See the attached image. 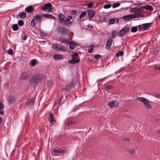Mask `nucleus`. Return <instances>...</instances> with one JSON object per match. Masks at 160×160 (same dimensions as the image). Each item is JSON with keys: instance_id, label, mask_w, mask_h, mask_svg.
Segmentation results:
<instances>
[{"instance_id": "nucleus-1", "label": "nucleus", "mask_w": 160, "mask_h": 160, "mask_svg": "<svg viewBox=\"0 0 160 160\" xmlns=\"http://www.w3.org/2000/svg\"><path fill=\"white\" fill-rule=\"evenodd\" d=\"M44 75L41 73L33 74L29 79V83L32 87H35L43 80Z\"/></svg>"}, {"instance_id": "nucleus-2", "label": "nucleus", "mask_w": 160, "mask_h": 160, "mask_svg": "<svg viewBox=\"0 0 160 160\" xmlns=\"http://www.w3.org/2000/svg\"><path fill=\"white\" fill-rule=\"evenodd\" d=\"M78 82V80H73L72 82L67 85L64 88L62 89L63 92L67 94L70 93L71 92H73L75 90L76 86Z\"/></svg>"}, {"instance_id": "nucleus-3", "label": "nucleus", "mask_w": 160, "mask_h": 160, "mask_svg": "<svg viewBox=\"0 0 160 160\" xmlns=\"http://www.w3.org/2000/svg\"><path fill=\"white\" fill-rule=\"evenodd\" d=\"M56 31L58 33L62 35L67 36L70 32V30L64 27L60 26L57 28Z\"/></svg>"}, {"instance_id": "nucleus-4", "label": "nucleus", "mask_w": 160, "mask_h": 160, "mask_svg": "<svg viewBox=\"0 0 160 160\" xmlns=\"http://www.w3.org/2000/svg\"><path fill=\"white\" fill-rule=\"evenodd\" d=\"M31 75L30 72L28 70H24L22 72L19 77L21 80L24 81L28 80Z\"/></svg>"}, {"instance_id": "nucleus-5", "label": "nucleus", "mask_w": 160, "mask_h": 160, "mask_svg": "<svg viewBox=\"0 0 160 160\" xmlns=\"http://www.w3.org/2000/svg\"><path fill=\"white\" fill-rule=\"evenodd\" d=\"M136 100L142 102L147 108L150 109L152 108V106L149 104L150 102L146 98L143 97H139L136 99Z\"/></svg>"}, {"instance_id": "nucleus-6", "label": "nucleus", "mask_w": 160, "mask_h": 160, "mask_svg": "<svg viewBox=\"0 0 160 160\" xmlns=\"http://www.w3.org/2000/svg\"><path fill=\"white\" fill-rule=\"evenodd\" d=\"M53 9V6L50 3H48L45 4L43 7L41 8V9L44 11H46L47 9H48L49 12H52V10Z\"/></svg>"}, {"instance_id": "nucleus-7", "label": "nucleus", "mask_w": 160, "mask_h": 160, "mask_svg": "<svg viewBox=\"0 0 160 160\" xmlns=\"http://www.w3.org/2000/svg\"><path fill=\"white\" fill-rule=\"evenodd\" d=\"M72 18V17L71 16L66 17V19L65 20L64 23L65 25L67 27H69L71 26L72 22L71 21Z\"/></svg>"}, {"instance_id": "nucleus-8", "label": "nucleus", "mask_w": 160, "mask_h": 160, "mask_svg": "<svg viewBox=\"0 0 160 160\" xmlns=\"http://www.w3.org/2000/svg\"><path fill=\"white\" fill-rule=\"evenodd\" d=\"M119 103L116 100H113L109 102L108 105L111 108L114 107H117L118 106Z\"/></svg>"}, {"instance_id": "nucleus-9", "label": "nucleus", "mask_w": 160, "mask_h": 160, "mask_svg": "<svg viewBox=\"0 0 160 160\" xmlns=\"http://www.w3.org/2000/svg\"><path fill=\"white\" fill-rule=\"evenodd\" d=\"M87 12L88 14L89 20H90L95 15V12L92 9H88Z\"/></svg>"}, {"instance_id": "nucleus-10", "label": "nucleus", "mask_w": 160, "mask_h": 160, "mask_svg": "<svg viewBox=\"0 0 160 160\" xmlns=\"http://www.w3.org/2000/svg\"><path fill=\"white\" fill-rule=\"evenodd\" d=\"M151 24L150 23H146L142 25L138 26L139 29L141 30L142 29H146L150 27Z\"/></svg>"}, {"instance_id": "nucleus-11", "label": "nucleus", "mask_w": 160, "mask_h": 160, "mask_svg": "<svg viewBox=\"0 0 160 160\" xmlns=\"http://www.w3.org/2000/svg\"><path fill=\"white\" fill-rule=\"evenodd\" d=\"M112 42V39L111 37H109L107 39L106 45V48L107 49H110Z\"/></svg>"}, {"instance_id": "nucleus-12", "label": "nucleus", "mask_w": 160, "mask_h": 160, "mask_svg": "<svg viewBox=\"0 0 160 160\" xmlns=\"http://www.w3.org/2000/svg\"><path fill=\"white\" fill-rule=\"evenodd\" d=\"M59 41L62 43L68 44L69 42V40L66 38L64 37H59Z\"/></svg>"}, {"instance_id": "nucleus-13", "label": "nucleus", "mask_w": 160, "mask_h": 160, "mask_svg": "<svg viewBox=\"0 0 160 160\" xmlns=\"http://www.w3.org/2000/svg\"><path fill=\"white\" fill-rule=\"evenodd\" d=\"M79 61V59L78 57H72V60H70L68 61V63L71 64H73L78 63Z\"/></svg>"}, {"instance_id": "nucleus-14", "label": "nucleus", "mask_w": 160, "mask_h": 160, "mask_svg": "<svg viewBox=\"0 0 160 160\" xmlns=\"http://www.w3.org/2000/svg\"><path fill=\"white\" fill-rule=\"evenodd\" d=\"M16 98L13 96H10L8 97V102L9 104H12L15 101Z\"/></svg>"}, {"instance_id": "nucleus-15", "label": "nucleus", "mask_w": 160, "mask_h": 160, "mask_svg": "<svg viewBox=\"0 0 160 160\" xmlns=\"http://www.w3.org/2000/svg\"><path fill=\"white\" fill-rule=\"evenodd\" d=\"M53 152L55 154H56L57 153L64 154L67 152V150H62L60 149H59L58 150L54 149L53 151Z\"/></svg>"}, {"instance_id": "nucleus-16", "label": "nucleus", "mask_w": 160, "mask_h": 160, "mask_svg": "<svg viewBox=\"0 0 160 160\" xmlns=\"http://www.w3.org/2000/svg\"><path fill=\"white\" fill-rule=\"evenodd\" d=\"M140 8L141 9H145L147 10H150L152 11L153 10V8L151 6L149 5H147L145 6H143L140 7Z\"/></svg>"}, {"instance_id": "nucleus-17", "label": "nucleus", "mask_w": 160, "mask_h": 160, "mask_svg": "<svg viewBox=\"0 0 160 160\" xmlns=\"http://www.w3.org/2000/svg\"><path fill=\"white\" fill-rule=\"evenodd\" d=\"M34 9V8L32 6H29L25 8V10L28 13H31L33 11Z\"/></svg>"}, {"instance_id": "nucleus-18", "label": "nucleus", "mask_w": 160, "mask_h": 160, "mask_svg": "<svg viewBox=\"0 0 160 160\" xmlns=\"http://www.w3.org/2000/svg\"><path fill=\"white\" fill-rule=\"evenodd\" d=\"M42 16L43 17H45L48 18L52 19H55L56 18L52 16V15L49 14H42Z\"/></svg>"}, {"instance_id": "nucleus-19", "label": "nucleus", "mask_w": 160, "mask_h": 160, "mask_svg": "<svg viewBox=\"0 0 160 160\" xmlns=\"http://www.w3.org/2000/svg\"><path fill=\"white\" fill-rule=\"evenodd\" d=\"M54 117L53 114L52 112H50L49 116V120L52 123L54 124L56 122V121L54 119Z\"/></svg>"}, {"instance_id": "nucleus-20", "label": "nucleus", "mask_w": 160, "mask_h": 160, "mask_svg": "<svg viewBox=\"0 0 160 160\" xmlns=\"http://www.w3.org/2000/svg\"><path fill=\"white\" fill-rule=\"evenodd\" d=\"M59 21L61 24H62V22L64 20V18H65V16L62 13H60L59 15Z\"/></svg>"}, {"instance_id": "nucleus-21", "label": "nucleus", "mask_w": 160, "mask_h": 160, "mask_svg": "<svg viewBox=\"0 0 160 160\" xmlns=\"http://www.w3.org/2000/svg\"><path fill=\"white\" fill-rule=\"evenodd\" d=\"M42 14H37L36 15L34 16L33 17V18L35 20H37L39 21V22H41L42 21Z\"/></svg>"}, {"instance_id": "nucleus-22", "label": "nucleus", "mask_w": 160, "mask_h": 160, "mask_svg": "<svg viewBox=\"0 0 160 160\" xmlns=\"http://www.w3.org/2000/svg\"><path fill=\"white\" fill-rule=\"evenodd\" d=\"M34 103V99L33 98H32L29 99L27 102H26V105H33Z\"/></svg>"}, {"instance_id": "nucleus-23", "label": "nucleus", "mask_w": 160, "mask_h": 160, "mask_svg": "<svg viewBox=\"0 0 160 160\" xmlns=\"http://www.w3.org/2000/svg\"><path fill=\"white\" fill-rule=\"evenodd\" d=\"M53 58L55 60H61L63 58V56L60 54L55 55Z\"/></svg>"}, {"instance_id": "nucleus-24", "label": "nucleus", "mask_w": 160, "mask_h": 160, "mask_svg": "<svg viewBox=\"0 0 160 160\" xmlns=\"http://www.w3.org/2000/svg\"><path fill=\"white\" fill-rule=\"evenodd\" d=\"M126 34L123 29H122L117 33V35L119 37H122Z\"/></svg>"}, {"instance_id": "nucleus-25", "label": "nucleus", "mask_w": 160, "mask_h": 160, "mask_svg": "<svg viewBox=\"0 0 160 160\" xmlns=\"http://www.w3.org/2000/svg\"><path fill=\"white\" fill-rule=\"evenodd\" d=\"M18 15L22 19L26 17V13L24 12H19Z\"/></svg>"}, {"instance_id": "nucleus-26", "label": "nucleus", "mask_w": 160, "mask_h": 160, "mask_svg": "<svg viewBox=\"0 0 160 160\" xmlns=\"http://www.w3.org/2000/svg\"><path fill=\"white\" fill-rule=\"evenodd\" d=\"M76 123V121L74 120H71L68 122H65V125L67 126L75 124Z\"/></svg>"}, {"instance_id": "nucleus-27", "label": "nucleus", "mask_w": 160, "mask_h": 160, "mask_svg": "<svg viewBox=\"0 0 160 160\" xmlns=\"http://www.w3.org/2000/svg\"><path fill=\"white\" fill-rule=\"evenodd\" d=\"M122 29H123V30L125 33L127 32H129L130 30V28L129 26H128L127 25H126L124 27V28H123Z\"/></svg>"}, {"instance_id": "nucleus-28", "label": "nucleus", "mask_w": 160, "mask_h": 160, "mask_svg": "<svg viewBox=\"0 0 160 160\" xmlns=\"http://www.w3.org/2000/svg\"><path fill=\"white\" fill-rule=\"evenodd\" d=\"M38 61L36 59H33L31 60L30 62V64L32 66L34 67L37 64V62Z\"/></svg>"}, {"instance_id": "nucleus-29", "label": "nucleus", "mask_w": 160, "mask_h": 160, "mask_svg": "<svg viewBox=\"0 0 160 160\" xmlns=\"http://www.w3.org/2000/svg\"><path fill=\"white\" fill-rule=\"evenodd\" d=\"M122 18L126 21L130 19H132L131 14H129L127 15L123 16L122 17Z\"/></svg>"}, {"instance_id": "nucleus-30", "label": "nucleus", "mask_w": 160, "mask_h": 160, "mask_svg": "<svg viewBox=\"0 0 160 160\" xmlns=\"http://www.w3.org/2000/svg\"><path fill=\"white\" fill-rule=\"evenodd\" d=\"M86 14V12H83L81 13L79 15V16L78 19V20H81L82 18L84 17Z\"/></svg>"}, {"instance_id": "nucleus-31", "label": "nucleus", "mask_w": 160, "mask_h": 160, "mask_svg": "<svg viewBox=\"0 0 160 160\" xmlns=\"http://www.w3.org/2000/svg\"><path fill=\"white\" fill-rule=\"evenodd\" d=\"M68 45H73L75 46H77L78 45V43H77L75 41H70L69 40V42L68 43Z\"/></svg>"}, {"instance_id": "nucleus-32", "label": "nucleus", "mask_w": 160, "mask_h": 160, "mask_svg": "<svg viewBox=\"0 0 160 160\" xmlns=\"http://www.w3.org/2000/svg\"><path fill=\"white\" fill-rule=\"evenodd\" d=\"M141 15L139 14H131V18H135L141 17Z\"/></svg>"}, {"instance_id": "nucleus-33", "label": "nucleus", "mask_w": 160, "mask_h": 160, "mask_svg": "<svg viewBox=\"0 0 160 160\" xmlns=\"http://www.w3.org/2000/svg\"><path fill=\"white\" fill-rule=\"evenodd\" d=\"M117 33V31L116 30H114L112 32L111 36H110L109 37H111L112 39L113 38H115L116 37Z\"/></svg>"}, {"instance_id": "nucleus-34", "label": "nucleus", "mask_w": 160, "mask_h": 160, "mask_svg": "<svg viewBox=\"0 0 160 160\" xmlns=\"http://www.w3.org/2000/svg\"><path fill=\"white\" fill-rule=\"evenodd\" d=\"M124 52L122 51H118L116 54V56L117 57H119L120 56L123 55Z\"/></svg>"}, {"instance_id": "nucleus-35", "label": "nucleus", "mask_w": 160, "mask_h": 160, "mask_svg": "<svg viewBox=\"0 0 160 160\" xmlns=\"http://www.w3.org/2000/svg\"><path fill=\"white\" fill-rule=\"evenodd\" d=\"M12 30L14 31H17L18 29V26L17 24H15L13 25L12 26Z\"/></svg>"}, {"instance_id": "nucleus-36", "label": "nucleus", "mask_w": 160, "mask_h": 160, "mask_svg": "<svg viewBox=\"0 0 160 160\" xmlns=\"http://www.w3.org/2000/svg\"><path fill=\"white\" fill-rule=\"evenodd\" d=\"M115 22V19L114 18H112L108 20V23L110 24H112Z\"/></svg>"}, {"instance_id": "nucleus-37", "label": "nucleus", "mask_w": 160, "mask_h": 160, "mask_svg": "<svg viewBox=\"0 0 160 160\" xmlns=\"http://www.w3.org/2000/svg\"><path fill=\"white\" fill-rule=\"evenodd\" d=\"M138 30V28L136 27H132L131 29V32H136Z\"/></svg>"}, {"instance_id": "nucleus-38", "label": "nucleus", "mask_w": 160, "mask_h": 160, "mask_svg": "<svg viewBox=\"0 0 160 160\" xmlns=\"http://www.w3.org/2000/svg\"><path fill=\"white\" fill-rule=\"evenodd\" d=\"M104 89H110L113 88V86L109 85H105L104 86Z\"/></svg>"}, {"instance_id": "nucleus-39", "label": "nucleus", "mask_w": 160, "mask_h": 160, "mask_svg": "<svg viewBox=\"0 0 160 160\" xmlns=\"http://www.w3.org/2000/svg\"><path fill=\"white\" fill-rule=\"evenodd\" d=\"M112 6L111 4H106L104 6L103 8L105 9H108L111 8Z\"/></svg>"}, {"instance_id": "nucleus-40", "label": "nucleus", "mask_w": 160, "mask_h": 160, "mask_svg": "<svg viewBox=\"0 0 160 160\" xmlns=\"http://www.w3.org/2000/svg\"><path fill=\"white\" fill-rule=\"evenodd\" d=\"M120 3H114L112 6V7L113 8H115L119 7L120 5Z\"/></svg>"}, {"instance_id": "nucleus-41", "label": "nucleus", "mask_w": 160, "mask_h": 160, "mask_svg": "<svg viewBox=\"0 0 160 160\" xmlns=\"http://www.w3.org/2000/svg\"><path fill=\"white\" fill-rule=\"evenodd\" d=\"M85 4L87 5V6L88 8H90L93 6L94 4L92 2H90L89 3H86Z\"/></svg>"}, {"instance_id": "nucleus-42", "label": "nucleus", "mask_w": 160, "mask_h": 160, "mask_svg": "<svg viewBox=\"0 0 160 160\" xmlns=\"http://www.w3.org/2000/svg\"><path fill=\"white\" fill-rule=\"evenodd\" d=\"M56 44H55V45H53L52 47L53 49L55 50H58V48L59 46L58 45H56Z\"/></svg>"}, {"instance_id": "nucleus-43", "label": "nucleus", "mask_w": 160, "mask_h": 160, "mask_svg": "<svg viewBox=\"0 0 160 160\" xmlns=\"http://www.w3.org/2000/svg\"><path fill=\"white\" fill-rule=\"evenodd\" d=\"M93 51V47H89L88 49V52L89 53H91Z\"/></svg>"}, {"instance_id": "nucleus-44", "label": "nucleus", "mask_w": 160, "mask_h": 160, "mask_svg": "<svg viewBox=\"0 0 160 160\" xmlns=\"http://www.w3.org/2000/svg\"><path fill=\"white\" fill-rule=\"evenodd\" d=\"M18 24L20 26H22L24 24V22L22 20H19L18 22Z\"/></svg>"}, {"instance_id": "nucleus-45", "label": "nucleus", "mask_w": 160, "mask_h": 160, "mask_svg": "<svg viewBox=\"0 0 160 160\" xmlns=\"http://www.w3.org/2000/svg\"><path fill=\"white\" fill-rule=\"evenodd\" d=\"M31 25L32 27H35V19L33 18L31 21Z\"/></svg>"}, {"instance_id": "nucleus-46", "label": "nucleus", "mask_w": 160, "mask_h": 160, "mask_svg": "<svg viewBox=\"0 0 160 160\" xmlns=\"http://www.w3.org/2000/svg\"><path fill=\"white\" fill-rule=\"evenodd\" d=\"M13 52L12 49L10 48L8 51V53L10 55H12L13 54Z\"/></svg>"}, {"instance_id": "nucleus-47", "label": "nucleus", "mask_w": 160, "mask_h": 160, "mask_svg": "<svg viewBox=\"0 0 160 160\" xmlns=\"http://www.w3.org/2000/svg\"><path fill=\"white\" fill-rule=\"evenodd\" d=\"M58 50H60L61 51H63V52H66L67 50L61 47H59L58 48Z\"/></svg>"}, {"instance_id": "nucleus-48", "label": "nucleus", "mask_w": 160, "mask_h": 160, "mask_svg": "<svg viewBox=\"0 0 160 160\" xmlns=\"http://www.w3.org/2000/svg\"><path fill=\"white\" fill-rule=\"evenodd\" d=\"M4 108V105L0 101V111L3 109Z\"/></svg>"}, {"instance_id": "nucleus-49", "label": "nucleus", "mask_w": 160, "mask_h": 160, "mask_svg": "<svg viewBox=\"0 0 160 160\" xmlns=\"http://www.w3.org/2000/svg\"><path fill=\"white\" fill-rule=\"evenodd\" d=\"M52 83V82L51 81H48L47 82V85L48 87H50Z\"/></svg>"}, {"instance_id": "nucleus-50", "label": "nucleus", "mask_w": 160, "mask_h": 160, "mask_svg": "<svg viewBox=\"0 0 160 160\" xmlns=\"http://www.w3.org/2000/svg\"><path fill=\"white\" fill-rule=\"evenodd\" d=\"M62 98H60L59 100L56 101L54 102V104L55 105L59 104L61 101Z\"/></svg>"}, {"instance_id": "nucleus-51", "label": "nucleus", "mask_w": 160, "mask_h": 160, "mask_svg": "<svg viewBox=\"0 0 160 160\" xmlns=\"http://www.w3.org/2000/svg\"><path fill=\"white\" fill-rule=\"evenodd\" d=\"M94 57L96 59H98L99 58H101L102 56L101 55L97 54L96 55H95L94 56Z\"/></svg>"}, {"instance_id": "nucleus-52", "label": "nucleus", "mask_w": 160, "mask_h": 160, "mask_svg": "<svg viewBox=\"0 0 160 160\" xmlns=\"http://www.w3.org/2000/svg\"><path fill=\"white\" fill-rule=\"evenodd\" d=\"M77 12V11L76 10H72L71 12V15H75L76 14Z\"/></svg>"}, {"instance_id": "nucleus-53", "label": "nucleus", "mask_w": 160, "mask_h": 160, "mask_svg": "<svg viewBox=\"0 0 160 160\" xmlns=\"http://www.w3.org/2000/svg\"><path fill=\"white\" fill-rule=\"evenodd\" d=\"M76 47V46H73V45H69V48L71 50H73Z\"/></svg>"}, {"instance_id": "nucleus-54", "label": "nucleus", "mask_w": 160, "mask_h": 160, "mask_svg": "<svg viewBox=\"0 0 160 160\" xmlns=\"http://www.w3.org/2000/svg\"><path fill=\"white\" fill-rule=\"evenodd\" d=\"M78 54L77 53H73L72 55V57L74 58L78 57Z\"/></svg>"}, {"instance_id": "nucleus-55", "label": "nucleus", "mask_w": 160, "mask_h": 160, "mask_svg": "<svg viewBox=\"0 0 160 160\" xmlns=\"http://www.w3.org/2000/svg\"><path fill=\"white\" fill-rule=\"evenodd\" d=\"M27 38V35L24 34V37L23 38H22V39L23 40H26Z\"/></svg>"}, {"instance_id": "nucleus-56", "label": "nucleus", "mask_w": 160, "mask_h": 160, "mask_svg": "<svg viewBox=\"0 0 160 160\" xmlns=\"http://www.w3.org/2000/svg\"><path fill=\"white\" fill-rule=\"evenodd\" d=\"M122 140L124 141H127L128 142H129L130 141V140L129 138H123Z\"/></svg>"}, {"instance_id": "nucleus-57", "label": "nucleus", "mask_w": 160, "mask_h": 160, "mask_svg": "<svg viewBox=\"0 0 160 160\" xmlns=\"http://www.w3.org/2000/svg\"><path fill=\"white\" fill-rule=\"evenodd\" d=\"M154 96L157 98H160V94H157L154 95Z\"/></svg>"}, {"instance_id": "nucleus-58", "label": "nucleus", "mask_w": 160, "mask_h": 160, "mask_svg": "<svg viewBox=\"0 0 160 160\" xmlns=\"http://www.w3.org/2000/svg\"><path fill=\"white\" fill-rule=\"evenodd\" d=\"M88 27L89 28H93V27L91 24H89L88 25Z\"/></svg>"}, {"instance_id": "nucleus-59", "label": "nucleus", "mask_w": 160, "mask_h": 160, "mask_svg": "<svg viewBox=\"0 0 160 160\" xmlns=\"http://www.w3.org/2000/svg\"><path fill=\"white\" fill-rule=\"evenodd\" d=\"M2 117H0V125L2 123Z\"/></svg>"}, {"instance_id": "nucleus-60", "label": "nucleus", "mask_w": 160, "mask_h": 160, "mask_svg": "<svg viewBox=\"0 0 160 160\" xmlns=\"http://www.w3.org/2000/svg\"><path fill=\"white\" fill-rule=\"evenodd\" d=\"M3 112L1 111V110L0 111V114L1 115H3Z\"/></svg>"}, {"instance_id": "nucleus-61", "label": "nucleus", "mask_w": 160, "mask_h": 160, "mask_svg": "<svg viewBox=\"0 0 160 160\" xmlns=\"http://www.w3.org/2000/svg\"><path fill=\"white\" fill-rule=\"evenodd\" d=\"M157 132L158 134H160V130H158L157 131Z\"/></svg>"}, {"instance_id": "nucleus-62", "label": "nucleus", "mask_w": 160, "mask_h": 160, "mask_svg": "<svg viewBox=\"0 0 160 160\" xmlns=\"http://www.w3.org/2000/svg\"><path fill=\"white\" fill-rule=\"evenodd\" d=\"M158 67H154V69L155 70H156L157 69H158Z\"/></svg>"}, {"instance_id": "nucleus-63", "label": "nucleus", "mask_w": 160, "mask_h": 160, "mask_svg": "<svg viewBox=\"0 0 160 160\" xmlns=\"http://www.w3.org/2000/svg\"><path fill=\"white\" fill-rule=\"evenodd\" d=\"M108 76L107 77H104V78H102V79L103 80H104L105 79H106L107 78H108Z\"/></svg>"}, {"instance_id": "nucleus-64", "label": "nucleus", "mask_w": 160, "mask_h": 160, "mask_svg": "<svg viewBox=\"0 0 160 160\" xmlns=\"http://www.w3.org/2000/svg\"><path fill=\"white\" fill-rule=\"evenodd\" d=\"M116 20H117L116 22L118 23L119 22V20L117 19Z\"/></svg>"}]
</instances>
